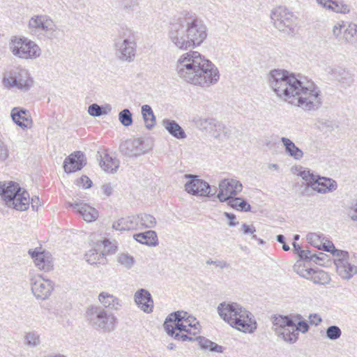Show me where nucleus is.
<instances>
[{
    "instance_id": "37",
    "label": "nucleus",
    "mask_w": 357,
    "mask_h": 357,
    "mask_svg": "<svg viewBox=\"0 0 357 357\" xmlns=\"http://www.w3.org/2000/svg\"><path fill=\"white\" fill-rule=\"evenodd\" d=\"M142 115L143 116L146 128L149 130L152 129L155 125V116L152 108L148 105H143L142 107Z\"/></svg>"
},
{
    "instance_id": "62",
    "label": "nucleus",
    "mask_w": 357,
    "mask_h": 357,
    "mask_svg": "<svg viewBox=\"0 0 357 357\" xmlns=\"http://www.w3.org/2000/svg\"><path fill=\"white\" fill-rule=\"evenodd\" d=\"M79 183L86 189L91 188L92 185V181L86 176H82L79 179Z\"/></svg>"
},
{
    "instance_id": "58",
    "label": "nucleus",
    "mask_w": 357,
    "mask_h": 357,
    "mask_svg": "<svg viewBox=\"0 0 357 357\" xmlns=\"http://www.w3.org/2000/svg\"><path fill=\"white\" fill-rule=\"evenodd\" d=\"M296 332H297V336L298 337L300 332L305 333L308 331L309 326L306 321H299L297 324H296Z\"/></svg>"
},
{
    "instance_id": "15",
    "label": "nucleus",
    "mask_w": 357,
    "mask_h": 357,
    "mask_svg": "<svg viewBox=\"0 0 357 357\" xmlns=\"http://www.w3.org/2000/svg\"><path fill=\"white\" fill-rule=\"evenodd\" d=\"M31 291L37 299L48 298L54 289L53 282L40 275H34L31 278Z\"/></svg>"
},
{
    "instance_id": "44",
    "label": "nucleus",
    "mask_w": 357,
    "mask_h": 357,
    "mask_svg": "<svg viewBox=\"0 0 357 357\" xmlns=\"http://www.w3.org/2000/svg\"><path fill=\"white\" fill-rule=\"evenodd\" d=\"M121 8L128 14H131L139 8L138 0H119Z\"/></svg>"
},
{
    "instance_id": "6",
    "label": "nucleus",
    "mask_w": 357,
    "mask_h": 357,
    "mask_svg": "<svg viewBox=\"0 0 357 357\" xmlns=\"http://www.w3.org/2000/svg\"><path fill=\"white\" fill-rule=\"evenodd\" d=\"M28 29L32 36L52 39L55 37L57 26L50 16L38 14L33 15L29 20Z\"/></svg>"
},
{
    "instance_id": "11",
    "label": "nucleus",
    "mask_w": 357,
    "mask_h": 357,
    "mask_svg": "<svg viewBox=\"0 0 357 357\" xmlns=\"http://www.w3.org/2000/svg\"><path fill=\"white\" fill-rule=\"evenodd\" d=\"M168 40L172 47L181 51L191 50V42L187 36L185 27L179 17L171 23L168 31Z\"/></svg>"
},
{
    "instance_id": "21",
    "label": "nucleus",
    "mask_w": 357,
    "mask_h": 357,
    "mask_svg": "<svg viewBox=\"0 0 357 357\" xmlns=\"http://www.w3.org/2000/svg\"><path fill=\"white\" fill-rule=\"evenodd\" d=\"M134 300L137 307L146 313H151L153 309V301L149 291L139 289L134 295Z\"/></svg>"
},
{
    "instance_id": "27",
    "label": "nucleus",
    "mask_w": 357,
    "mask_h": 357,
    "mask_svg": "<svg viewBox=\"0 0 357 357\" xmlns=\"http://www.w3.org/2000/svg\"><path fill=\"white\" fill-rule=\"evenodd\" d=\"M330 74L338 82L350 86L354 82V75L348 70L341 67L332 68Z\"/></svg>"
},
{
    "instance_id": "31",
    "label": "nucleus",
    "mask_w": 357,
    "mask_h": 357,
    "mask_svg": "<svg viewBox=\"0 0 357 357\" xmlns=\"http://www.w3.org/2000/svg\"><path fill=\"white\" fill-rule=\"evenodd\" d=\"M11 117L13 121L21 128H29L31 125V121L26 116V111L15 107L12 109Z\"/></svg>"
},
{
    "instance_id": "23",
    "label": "nucleus",
    "mask_w": 357,
    "mask_h": 357,
    "mask_svg": "<svg viewBox=\"0 0 357 357\" xmlns=\"http://www.w3.org/2000/svg\"><path fill=\"white\" fill-rule=\"evenodd\" d=\"M238 307L237 303L234 302H222L218 306L217 310L220 317L229 325H236V319H233L234 317L235 310Z\"/></svg>"
},
{
    "instance_id": "4",
    "label": "nucleus",
    "mask_w": 357,
    "mask_h": 357,
    "mask_svg": "<svg viewBox=\"0 0 357 357\" xmlns=\"http://www.w3.org/2000/svg\"><path fill=\"white\" fill-rule=\"evenodd\" d=\"M0 195L8 207L17 211H24L30 204L29 192L12 181L7 185L0 183Z\"/></svg>"
},
{
    "instance_id": "24",
    "label": "nucleus",
    "mask_w": 357,
    "mask_h": 357,
    "mask_svg": "<svg viewBox=\"0 0 357 357\" xmlns=\"http://www.w3.org/2000/svg\"><path fill=\"white\" fill-rule=\"evenodd\" d=\"M69 206L76 210L87 222H93L98 217V211L87 204L82 202L69 203Z\"/></svg>"
},
{
    "instance_id": "28",
    "label": "nucleus",
    "mask_w": 357,
    "mask_h": 357,
    "mask_svg": "<svg viewBox=\"0 0 357 357\" xmlns=\"http://www.w3.org/2000/svg\"><path fill=\"white\" fill-rule=\"evenodd\" d=\"M137 219L138 218L135 217V215L122 218L112 224V228L117 231L137 229Z\"/></svg>"
},
{
    "instance_id": "12",
    "label": "nucleus",
    "mask_w": 357,
    "mask_h": 357,
    "mask_svg": "<svg viewBox=\"0 0 357 357\" xmlns=\"http://www.w3.org/2000/svg\"><path fill=\"white\" fill-rule=\"evenodd\" d=\"M3 83L8 87H17L23 91H28L33 84L29 71L22 68H15L10 70L5 75Z\"/></svg>"
},
{
    "instance_id": "61",
    "label": "nucleus",
    "mask_w": 357,
    "mask_h": 357,
    "mask_svg": "<svg viewBox=\"0 0 357 357\" xmlns=\"http://www.w3.org/2000/svg\"><path fill=\"white\" fill-rule=\"evenodd\" d=\"M309 319L310 324L314 326H318L322 321L321 317L318 314H310Z\"/></svg>"
},
{
    "instance_id": "33",
    "label": "nucleus",
    "mask_w": 357,
    "mask_h": 357,
    "mask_svg": "<svg viewBox=\"0 0 357 357\" xmlns=\"http://www.w3.org/2000/svg\"><path fill=\"white\" fill-rule=\"evenodd\" d=\"M134 238L142 244L147 245H157V234L153 230H148L145 232L136 234L134 235Z\"/></svg>"
},
{
    "instance_id": "64",
    "label": "nucleus",
    "mask_w": 357,
    "mask_h": 357,
    "mask_svg": "<svg viewBox=\"0 0 357 357\" xmlns=\"http://www.w3.org/2000/svg\"><path fill=\"white\" fill-rule=\"evenodd\" d=\"M319 236L317 234L311 233L307 236V239L309 242L314 245L315 247H319V245L317 243V241H319Z\"/></svg>"
},
{
    "instance_id": "20",
    "label": "nucleus",
    "mask_w": 357,
    "mask_h": 357,
    "mask_svg": "<svg viewBox=\"0 0 357 357\" xmlns=\"http://www.w3.org/2000/svg\"><path fill=\"white\" fill-rule=\"evenodd\" d=\"M29 254L33 259L36 266H37L40 270L50 271L52 269L53 261L52 255L50 252L29 250Z\"/></svg>"
},
{
    "instance_id": "10",
    "label": "nucleus",
    "mask_w": 357,
    "mask_h": 357,
    "mask_svg": "<svg viewBox=\"0 0 357 357\" xmlns=\"http://www.w3.org/2000/svg\"><path fill=\"white\" fill-rule=\"evenodd\" d=\"M271 18L274 26L287 34L294 33L296 17L287 8L278 6L272 10Z\"/></svg>"
},
{
    "instance_id": "25",
    "label": "nucleus",
    "mask_w": 357,
    "mask_h": 357,
    "mask_svg": "<svg viewBox=\"0 0 357 357\" xmlns=\"http://www.w3.org/2000/svg\"><path fill=\"white\" fill-rule=\"evenodd\" d=\"M97 160L102 170L109 173H115L119 167V160L116 157H112L106 151L98 152Z\"/></svg>"
},
{
    "instance_id": "56",
    "label": "nucleus",
    "mask_w": 357,
    "mask_h": 357,
    "mask_svg": "<svg viewBox=\"0 0 357 357\" xmlns=\"http://www.w3.org/2000/svg\"><path fill=\"white\" fill-rule=\"evenodd\" d=\"M188 333L184 334L183 332H179L178 331L174 329V334L171 336L174 337L175 340H181L183 342L194 340L193 337L188 336Z\"/></svg>"
},
{
    "instance_id": "60",
    "label": "nucleus",
    "mask_w": 357,
    "mask_h": 357,
    "mask_svg": "<svg viewBox=\"0 0 357 357\" xmlns=\"http://www.w3.org/2000/svg\"><path fill=\"white\" fill-rule=\"evenodd\" d=\"M207 264H214L215 266L219 267L220 268H227L229 266V264L227 261L224 260H217V261H213L211 259H208L206 261Z\"/></svg>"
},
{
    "instance_id": "46",
    "label": "nucleus",
    "mask_w": 357,
    "mask_h": 357,
    "mask_svg": "<svg viewBox=\"0 0 357 357\" xmlns=\"http://www.w3.org/2000/svg\"><path fill=\"white\" fill-rule=\"evenodd\" d=\"M357 34V25L354 23H349L343 31V39L347 43H351L354 36Z\"/></svg>"
},
{
    "instance_id": "57",
    "label": "nucleus",
    "mask_w": 357,
    "mask_h": 357,
    "mask_svg": "<svg viewBox=\"0 0 357 357\" xmlns=\"http://www.w3.org/2000/svg\"><path fill=\"white\" fill-rule=\"evenodd\" d=\"M241 229H242V231L244 234H252V239H255V240L257 239V236L253 234L256 231L255 227L253 225H249L245 223H243L241 225Z\"/></svg>"
},
{
    "instance_id": "17",
    "label": "nucleus",
    "mask_w": 357,
    "mask_h": 357,
    "mask_svg": "<svg viewBox=\"0 0 357 357\" xmlns=\"http://www.w3.org/2000/svg\"><path fill=\"white\" fill-rule=\"evenodd\" d=\"M337 272L343 279L349 280L357 273V266L350 262L349 253L339 255L335 260Z\"/></svg>"
},
{
    "instance_id": "32",
    "label": "nucleus",
    "mask_w": 357,
    "mask_h": 357,
    "mask_svg": "<svg viewBox=\"0 0 357 357\" xmlns=\"http://www.w3.org/2000/svg\"><path fill=\"white\" fill-rule=\"evenodd\" d=\"M281 142H282L286 153L295 160H301L303 156V152L295 144L287 137H282Z\"/></svg>"
},
{
    "instance_id": "43",
    "label": "nucleus",
    "mask_w": 357,
    "mask_h": 357,
    "mask_svg": "<svg viewBox=\"0 0 357 357\" xmlns=\"http://www.w3.org/2000/svg\"><path fill=\"white\" fill-rule=\"evenodd\" d=\"M198 126L203 130L208 132H213V129L215 126L221 127L219 125V121L212 118H202L198 121Z\"/></svg>"
},
{
    "instance_id": "35",
    "label": "nucleus",
    "mask_w": 357,
    "mask_h": 357,
    "mask_svg": "<svg viewBox=\"0 0 357 357\" xmlns=\"http://www.w3.org/2000/svg\"><path fill=\"white\" fill-rule=\"evenodd\" d=\"M183 325L185 326L181 328H176V330L179 332H185L192 335H195L199 331V323L196 321L195 318L190 315L183 321Z\"/></svg>"
},
{
    "instance_id": "18",
    "label": "nucleus",
    "mask_w": 357,
    "mask_h": 357,
    "mask_svg": "<svg viewBox=\"0 0 357 357\" xmlns=\"http://www.w3.org/2000/svg\"><path fill=\"white\" fill-rule=\"evenodd\" d=\"M119 151L127 157H137L145 153L143 141L139 138L130 139L122 142L119 146Z\"/></svg>"
},
{
    "instance_id": "45",
    "label": "nucleus",
    "mask_w": 357,
    "mask_h": 357,
    "mask_svg": "<svg viewBox=\"0 0 357 357\" xmlns=\"http://www.w3.org/2000/svg\"><path fill=\"white\" fill-rule=\"evenodd\" d=\"M331 7V10L340 14H348L351 10L349 5L342 0H333Z\"/></svg>"
},
{
    "instance_id": "7",
    "label": "nucleus",
    "mask_w": 357,
    "mask_h": 357,
    "mask_svg": "<svg viewBox=\"0 0 357 357\" xmlns=\"http://www.w3.org/2000/svg\"><path fill=\"white\" fill-rule=\"evenodd\" d=\"M272 329L278 337L292 344L298 340L296 323L288 316H274L272 318Z\"/></svg>"
},
{
    "instance_id": "30",
    "label": "nucleus",
    "mask_w": 357,
    "mask_h": 357,
    "mask_svg": "<svg viewBox=\"0 0 357 357\" xmlns=\"http://www.w3.org/2000/svg\"><path fill=\"white\" fill-rule=\"evenodd\" d=\"M98 300L106 308L118 310L121 306L120 300L107 292H101L98 296Z\"/></svg>"
},
{
    "instance_id": "42",
    "label": "nucleus",
    "mask_w": 357,
    "mask_h": 357,
    "mask_svg": "<svg viewBox=\"0 0 357 357\" xmlns=\"http://www.w3.org/2000/svg\"><path fill=\"white\" fill-rule=\"evenodd\" d=\"M298 175L306 182L305 185L307 188L314 189L318 175L314 174L309 169H303L300 171Z\"/></svg>"
},
{
    "instance_id": "52",
    "label": "nucleus",
    "mask_w": 357,
    "mask_h": 357,
    "mask_svg": "<svg viewBox=\"0 0 357 357\" xmlns=\"http://www.w3.org/2000/svg\"><path fill=\"white\" fill-rule=\"evenodd\" d=\"M89 114L92 116H100L103 114H106L107 112L104 110V108L98 104L93 103L89 105L88 108Z\"/></svg>"
},
{
    "instance_id": "47",
    "label": "nucleus",
    "mask_w": 357,
    "mask_h": 357,
    "mask_svg": "<svg viewBox=\"0 0 357 357\" xmlns=\"http://www.w3.org/2000/svg\"><path fill=\"white\" fill-rule=\"evenodd\" d=\"M311 280L315 284H325L329 282L330 278L328 273L324 271H315L314 270Z\"/></svg>"
},
{
    "instance_id": "5",
    "label": "nucleus",
    "mask_w": 357,
    "mask_h": 357,
    "mask_svg": "<svg viewBox=\"0 0 357 357\" xmlns=\"http://www.w3.org/2000/svg\"><path fill=\"white\" fill-rule=\"evenodd\" d=\"M86 316L89 325L96 331L111 333L116 328L117 318L100 306H89Z\"/></svg>"
},
{
    "instance_id": "53",
    "label": "nucleus",
    "mask_w": 357,
    "mask_h": 357,
    "mask_svg": "<svg viewBox=\"0 0 357 357\" xmlns=\"http://www.w3.org/2000/svg\"><path fill=\"white\" fill-rule=\"evenodd\" d=\"M294 269L301 277L305 278L307 279H311L312 273L314 272V269L305 268L304 266H301L300 265H295L294 266Z\"/></svg>"
},
{
    "instance_id": "39",
    "label": "nucleus",
    "mask_w": 357,
    "mask_h": 357,
    "mask_svg": "<svg viewBox=\"0 0 357 357\" xmlns=\"http://www.w3.org/2000/svg\"><path fill=\"white\" fill-rule=\"evenodd\" d=\"M24 344L35 348L40 344V335L36 331L26 332L24 335Z\"/></svg>"
},
{
    "instance_id": "38",
    "label": "nucleus",
    "mask_w": 357,
    "mask_h": 357,
    "mask_svg": "<svg viewBox=\"0 0 357 357\" xmlns=\"http://www.w3.org/2000/svg\"><path fill=\"white\" fill-rule=\"evenodd\" d=\"M137 217V229L139 227L144 228H153L156 225V219L152 215L143 213L138 215H135Z\"/></svg>"
},
{
    "instance_id": "55",
    "label": "nucleus",
    "mask_w": 357,
    "mask_h": 357,
    "mask_svg": "<svg viewBox=\"0 0 357 357\" xmlns=\"http://www.w3.org/2000/svg\"><path fill=\"white\" fill-rule=\"evenodd\" d=\"M345 24L344 22H337L333 27V34L336 38H340L344 29Z\"/></svg>"
},
{
    "instance_id": "63",
    "label": "nucleus",
    "mask_w": 357,
    "mask_h": 357,
    "mask_svg": "<svg viewBox=\"0 0 357 357\" xmlns=\"http://www.w3.org/2000/svg\"><path fill=\"white\" fill-rule=\"evenodd\" d=\"M101 190L102 193L107 197L110 196L113 192V188L110 183H105L102 185L101 186Z\"/></svg>"
},
{
    "instance_id": "54",
    "label": "nucleus",
    "mask_w": 357,
    "mask_h": 357,
    "mask_svg": "<svg viewBox=\"0 0 357 357\" xmlns=\"http://www.w3.org/2000/svg\"><path fill=\"white\" fill-rule=\"evenodd\" d=\"M323 249L324 251L331 252L332 255L335 257L336 258L341 255H346V251H343L341 250H337L335 248L334 245L333 243H331L328 242V243L326 245V243L323 244Z\"/></svg>"
},
{
    "instance_id": "50",
    "label": "nucleus",
    "mask_w": 357,
    "mask_h": 357,
    "mask_svg": "<svg viewBox=\"0 0 357 357\" xmlns=\"http://www.w3.org/2000/svg\"><path fill=\"white\" fill-rule=\"evenodd\" d=\"M342 331L337 326H331L326 331V336L331 340H336L340 337Z\"/></svg>"
},
{
    "instance_id": "14",
    "label": "nucleus",
    "mask_w": 357,
    "mask_h": 357,
    "mask_svg": "<svg viewBox=\"0 0 357 357\" xmlns=\"http://www.w3.org/2000/svg\"><path fill=\"white\" fill-rule=\"evenodd\" d=\"M185 178L188 179L185 184V190L190 194L201 197H211L216 193L215 188L212 189L207 182L199 178L197 176L185 174Z\"/></svg>"
},
{
    "instance_id": "40",
    "label": "nucleus",
    "mask_w": 357,
    "mask_h": 357,
    "mask_svg": "<svg viewBox=\"0 0 357 357\" xmlns=\"http://www.w3.org/2000/svg\"><path fill=\"white\" fill-rule=\"evenodd\" d=\"M226 202L231 208L241 211H249L250 210V205L240 197H234L229 199Z\"/></svg>"
},
{
    "instance_id": "41",
    "label": "nucleus",
    "mask_w": 357,
    "mask_h": 357,
    "mask_svg": "<svg viewBox=\"0 0 357 357\" xmlns=\"http://www.w3.org/2000/svg\"><path fill=\"white\" fill-rule=\"evenodd\" d=\"M326 255L322 252H319L318 255L316 253H312L309 250H303L299 252V258L302 260L305 261H313L317 263L319 261H323Z\"/></svg>"
},
{
    "instance_id": "34",
    "label": "nucleus",
    "mask_w": 357,
    "mask_h": 357,
    "mask_svg": "<svg viewBox=\"0 0 357 357\" xmlns=\"http://www.w3.org/2000/svg\"><path fill=\"white\" fill-rule=\"evenodd\" d=\"M196 340L198 342L199 345L202 350H208L211 352L220 354L222 353L224 351L223 347L218 345L215 342H213L204 337L199 336L196 338Z\"/></svg>"
},
{
    "instance_id": "36",
    "label": "nucleus",
    "mask_w": 357,
    "mask_h": 357,
    "mask_svg": "<svg viewBox=\"0 0 357 357\" xmlns=\"http://www.w3.org/2000/svg\"><path fill=\"white\" fill-rule=\"evenodd\" d=\"M105 252H98L96 249L89 250L85 254L86 261L91 265L104 264L106 262Z\"/></svg>"
},
{
    "instance_id": "29",
    "label": "nucleus",
    "mask_w": 357,
    "mask_h": 357,
    "mask_svg": "<svg viewBox=\"0 0 357 357\" xmlns=\"http://www.w3.org/2000/svg\"><path fill=\"white\" fill-rule=\"evenodd\" d=\"M162 125L175 138L181 139L186 137L185 131L175 121L165 119Z\"/></svg>"
},
{
    "instance_id": "9",
    "label": "nucleus",
    "mask_w": 357,
    "mask_h": 357,
    "mask_svg": "<svg viewBox=\"0 0 357 357\" xmlns=\"http://www.w3.org/2000/svg\"><path fill=\"white\" fill-rule=\"evenodd\" d=\"M9 49L15 56L24 59H33L40 55L39 46L25 38L13 37L10 43Z\"/></svg>"
},
{
    "instance_id": "26",
    "label": "nucleus",
    "mask_w": 357,
    "mask_h": 357,
    "mask_svg": "<svg viewBox=\"0 0 357 357\" xmlns=\"http://www.w3.org/2000/svg\"><path fill=\"white\" fill-rule=\"evenodd\" d=\"M337 188V184L335 180L318 175L313 190L318 193L325 194L333 192Z\"/></svg>"
},
{
    "instance_id": "3",
    "label": "nucleus",
    "mask_w": 357,
    "mask_h": 357,
    "mask_svg": "<svg viewBox=\"0 0 357 357\" xmlns=\"http://www.w3.org/2000/svg\"><path fill=\"white\" fill-rule=\"evenodd\" d=\"M114 50L116 59L122 62H132L137 54V39L134 31L123 28L114 39Z\"/></svg>"
},
{
    "instance_id": "19",
    "label": "nucleus",
    "mask_w": 357,
    "mask_h": 357,
    "mask_svg": "<svg viewBox=\"0 0 357 357\" xmlns=\"http://www.w3.org/2000/svg\"><path fill=\"white\" fill-rule=\"evenodd\" d=\"M188 314L184 311H177L171 313L167 318L163 324L165 331L169 335L174 334V329L181 328L184 326L183 321L188 317Z\"/></svg>"
},
{
    "instance_id": "16",
    "label": "nucleus",
    "mask_w": 357,
    "mask_h": 357,
    "mask_svg": "<svg viewBox=\"0 0 357 357\" xmlns=\"http://www.w3.org/2000/svg\"><path fill=\"white\" fill-rule=\"evenodd\" d=\"M242 189L243 185L240 181L235 179H224L219 183V192L217 197L221 202H225L241 192Z\"/></svg>"
},
{
    "instance_id": "1",
    "label": "nucleus",
    "mask_w": 357,
    "mask_h": 357,
    "mask_svg": "<svg viewBox=\"0 0 357 357\" xmlns=\"http://www.w3.org/2000/svg\"><path fill=\"white\" fill-rule=\"evenodd\" d=\"M268 82L278 98L305 112L316 111L322 105L320 89L312 81L303 80L300 75L275 69L270 72Z\"/></svg>"
},
{
    "instance_id": "48",
    "label": "nucleus",
    "mask_w": 357,
    "mask_h": 357,
    "mask_svg": "<svg viewBox=\"0 0 357 357\" xmlns=\"http://www.w3.org/2000/svg\"><path fill=\"white\" fill-rule=\"evenodd\" d=\"M117 261L121 266L127 269H130L135 262L133 257L127 253L119 254L117 257Z\"/></svg>"
},
{
    "instance_id": "49",
    "label": "nucleus",
    "mask_w": 357,
    "mask_h": 357,
    "mask_svg": "<svg viewBox=\"0 0 357 357\" xmlns=\"http://www.w3.org/2000/svg\"><path fill=\"white\" fill-rule=\"evenodd\" d=\"M119 120L126 127L131 126L132 123V113L128 109H123L119 114Z\"/></svg>"
},
{
    "instance_id": "8",
    "label": "nucleus",
    "mask_w": 357,
    "mask_h": 357,
    "mask_svg": "<svg viewBox=\"0 0 357 357\" xmlns=\"http://www.w3.org/2000/svg\"><path fill=\"white\" fill-rule=\"evenodd\" d=\"M181 22L185 27L187 36L191 42L192 49L199 45L206 38V28L197 17L186 15L181 17Z\"/></svg>"
},
{
    "instance_id": "51",
    "label": "nucleus",
    "mask_w": 357,
    "mask_h": 357,
    "mask_svg": "<svg viewBox=\"0 0 357 357\" xmlns=\"http://www.w3.org/2000/svg\"><path fill=\"white\" fill-rule=\"evenodd\" d=\"M219 125L221 127L215 126L213 128V132H211V134L215 138H218L220 140H224L228 137L227 131L226 130V128L223 124L219 122Z\"/></svg>"
},
{
    "instance_id": "2",
    "label": "nucleus",
    "mask_w": 357,
    "mask_h": 357,
    "mask_svg": "<svg viewBox=\"0 0 357 357\" xmlns=\"http://www.w3.org/2000/svg\"><path fill=\"white\" fill-rule=\"evenodd\" d=\"M175 71L182 82L203 89L215 84L220 79L218 68L197 51L190 50L179 56Z\"/></svg>"
},
{
    "instance_id": "13",
    "label": "nucleus",
    "mask_w": 357,
    "mask_h": 357,
    "mask_svg": "<svg viewBox=\"0 0 357 357\" xmlns=\"http://www.w3.org/2000/svg\"><path fill=\"white\" fill-rule=\"evenodd\" d=\"M233 319H236V325H230L231 327L243 333H252L257 329V322L251 312L238 303L234 311Z\"/></svg>"
},
{
    "instance_id": "59",
    "label": "nucleus",
    "mask_w": 357,
    "mask_h": 357,
    "mask_svg": "<svg viewBox=\"0 0 357 357\" xmlns=\"http://www.w3.org/2000/svg\"><path fill=\"white\" fill-rule=\"evenodd\" d=\"M8 157V149L3 141L0 139V160L3 161Z\"/></svg>"
},
{
    "instance_id": "22",
    "label": "nucleus",
    "mask_w": 357,
    "mask_h": 357,
    "mask_svg": "<svg viewBox=\"0 0 357 357\" xmlns=\"http://www.w3.org/2000/svg\"><path fill=\"white\" fill-rule=\"evenodd\" d=\"M84 165V155L80 151H77L65 159L63 168L66 172L72 173L80 170Z\"/></svg>"
}]
</instances>
